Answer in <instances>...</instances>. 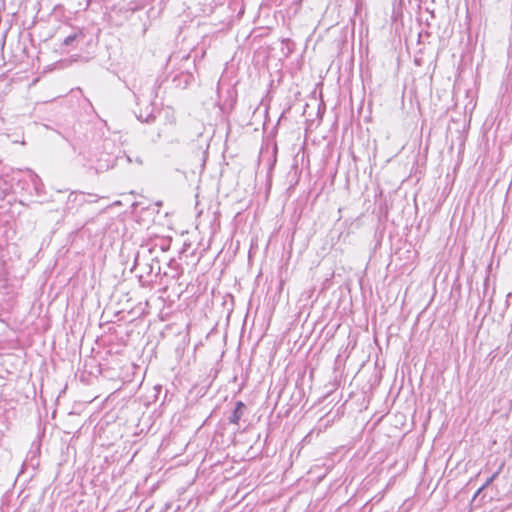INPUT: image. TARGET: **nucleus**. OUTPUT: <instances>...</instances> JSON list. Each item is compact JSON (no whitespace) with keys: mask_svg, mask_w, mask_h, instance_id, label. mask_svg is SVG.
I'll list each match as a JSON object with an SVG mask.
<instances>
[{"mask_svg":"<svg viewBox=\"0 0 512 512\" xmlns=\"http://www.w3.org/2000/svg\"><path fill=\"white\" fill-rule=\"evenodd\" d=\"M151 254L152 250L147 249L144 250L143 252L138 251L135 256L134 264L131 270L134 271L138 268L141 270V273L138 275L140 280L144 277V274L150 275L151 273H153L155 266L157 268V273L160 271V265L158 260L151 259L152 262H148V259L150 258Z\"/></svg>","mask_w":512,"mask_h":512,"instance_id":"nucleus-1","label":"nucleus"},{"mask_svg":"<svg viewBox=\"0 0 512 512\" xmlns=\"http://www.w3.org/2000/svg\"><path fill=\"white\" fill-rule=\"evenodd\" d=\"M246 409V405L242 401H237L235 403V407L233 411L231 412L230 416L228 417L229 423L231 424H238L239 420L244 414V411Z\"/></svg>","mask_w":512,"mask_h":512,"instance_id":"nucleus-2","label":"nucleus"},{"mask_svg":"<svg viewBox=\"0 0 512 512\" xmlns=\"http://www.w3.org/2000/svg\"><path fill=\"white\" fill-rule=\"evenodd\" d=\"M503 467H504V461L500 460L498 463L497 469L485 480L484 483H482V486H481L482 492L493 482V480L498 476V474L501 472Z\"/></svg>","mask_w":512,"mask_h":512,"instance_id":"nucleus-3","label":"nucleus"},{"mask_svg":"<svg viewBox=\"0 0 512 512\" xmlns=\"http://www.w3.org/2000/svg\"><path fill=\"white\" fill-rule=\"evenodd\" d=\"M137 118L143 123L150 124L156 120V115L153 113V111L147 113L140 112V114L137 115Z\"/></svg>","mask_w":512,"mask_h":512,"instance_id":"nucleus-4","label":"nucleus"},{"mask_svg":"<svg viewBox=\"0 0 512 512\" xmlns=\"http://www.w3.org/2000/svg\"><path fill=\"white\" fill-rule=\"evenodd\" d=\"M76 38H77V35H76V34H73V35H69V36H67V37L64 39V41H63V45H64V46H71V45L75 42Z\"/></svg>","mask_w":512,"mask_h":512,"instance_id":"nucleus-5","label":"nucleus"},{"mask_svg":"<svg viewBox=\"0 0 512 512\" xmlns=\"http://www.w3.org/2000/svg\"><path fill=\"white\" fill-rule=\"evenodd\" d=\"M127 160L130 163H132L134 161L139 165L143 164V160H142L141 156H136L134 159H132V157L130 155H127Z\"/></svg>","mask_w":512,"mask_h":512,"instance_id":"nucleus-6","label":"nucleus"},{"mask_svg":"<svg viewBox=\"0 0 512 512\" xmlns=\"http://www.w3.org/2000/svg\"><path fill=\"white\" fill-rule=\"evenodd\" d=\"M480 495V488H478L476 490V492L474 493V496H473V499H472V503H474L476 501V498Z\"/></svg>","mask_w":512,"mask_h":512,"instance_id":"nucleus-7","label":"nucleus"},{"mask_svg":"<svg viewBox=\"0 0 512 512\" xmlns=\"http://www.w3.org/2000/svg\"><path fill=\"white\" fill-rule=\"evenodd\" d=\"M488 281H489V277H487V278L485 279V286H487V285H488Z\"/></svg>","mask_w":512,"mask_h":512,"instance_id":"nucleus-8","label":"nucleus"},{"mask_svg":"<svg viewBox=\"0 0 512 512\" xmlns=\"http://www.w3.org/2000/svg\"><path fill=\"white\" fill-rule=\"evenodd\" d=\"M480 310V307L476 308L475 314H478V311Z\"/></svg>","mask_w":512,"mask_h":512,"instance_id":"nucleus-9","label":"nucleus"},{"mask_svg":"<svg viewBox=\"0 0 512 512\" xmlns=\"http://www.w3.org/2000/svg\"><path fill=\"white\" fill-rule=\"evenodd\" d=\"M480 310V307L476 308L475 314H478V311Z\"/></svg>","mask_w":512,"mask_h":512,"instance_id":"nucleus-10","label":"nucleus"},{"mask_svg":"<svg viewBox=\"0 0 512 512\" xmlns=\"http://www.w3.org/2000/svg\"><path fill=\"white\" fill-rule=\"evenodd\" d=\"M480 310V307L476 308L475 314H478V311Z\"/></svg>","mask_w":512,"mask_h":512,"instance_id":"nucleus-11","label":"nucleus"}]
</instances>
